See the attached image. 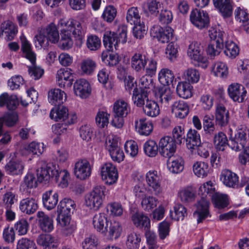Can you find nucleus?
Instances as JSON below:
<instances>
[{"mask_svg": "<svg viewBox=\"0 0 249 249\" xmlns=\"http://www.w3.org/2000/svg\"><path fill=\"white\" fill-rule=\"evenodd\" d=\"M74 201L69 198H64L58 204L57 208L56 221L66 235L72 234L76 229V225L71 221V215L75 210Z\"/></svg>", "mask_w": 249, "mask_h": 249, "instance_id": "nucleus-1", "label": "nucleus"}, {"mask_svg": "<svg viewBox=\"0 0 249 249\" xmlns=\"http://www.w3.org/2000/svg\"><path fill=\"white\" fill-rule=\"evenodd\" d=\"M21 50L23 56L30 61L33 66L28 67L29 74L32 78L38 80L40 78L44 73V70L39 67L35 66L36 56V53L32 50V45L24 37L21 38Z\"/></svg>", "mask_w": 249, "mask_h": 249, "instance_id": "nucleus-2", "label": "nucleus"}, {"mask_svg": "<svg viewBox=\"0 0 249 249\" xmlns=\"http://www.w3.org/2000/svg\"><path fill=\"white\" fill-rule=\"evenodd\" d=\"M58 28L61 33H71L73 37L80 39L84 36V29L80 22L75 19L61 18L58 22Z\"/></svg>", "mask_w": 249, "mask_h": 249, "instance_id": "nucleus-3", "label": "nucleus"}, {"mask_svg": "<svg viewBox=\"0 0 249 249\" xmlns=\"http://www.w3.org/2000/svg\"><path fill=\"white\" fill-rule=\"evenodd\" d=\"M106 187L97 185L85 197V205L90 210H98L102 206L105 196Z\"/></svg>", "mask_w": 249, "mask_h": 249, "instance_id": "nucleus-4", "label": "nucleus"}, {"mask_svg": "<svg viewBox=\"0 0 249 249\" xmlns=\"http://www.w3.org/2000/svg\"><path fill=\"white\" fill-rule=\"evenodd\" d=\"M187 53L191 59L197 62L198 66L204 69L207 67L208 60L207 57L203 55L202 47L199 43L192 42L189 46Z\"/></svg>", "mask_w": 249, "mask_h": 249, "instance_id": "nucleus-5", "label": "nucleus"}, {"mask_svg": "<svg viewBox=\"0 0 249 249\" xmlns=\"http://www.w3.org/2000/svg\"><path fill=\"white\" fill-rule=\"evenodd\" d=\"M145 180L148 186L151 188L152 193L154 195L159 196L162 194V178L157 171H149L145 175Z\"/></svg>", "mask_w": 249, "mask_h": 249, "instance_id": "nucleus-6", "label": "nucleus"}, {"mask_svg": "<svg viewBox=\"0 0 249 249\" xmlns=\"http://www.w3.org/2000/svg\"><path fill=\"white\" fill-rule=\"evenodd\" d=\"M190 19L191 23L200 30L207 28L209 25L210 20L208 14L197 9L192 10Z\"/></svg>", "mask_w": 249, "mask_h": 249, "instance_id": "nucleus-7", "label": "nucleus"}, {"mask_svg": "<svg viewBox=\"0 0 249 249\" xmlns=\"http://www.w3.org/2000/svg\"><path fill=\"white\" fill-rule=\"evenodd\" d=\"M209 206L208 198L201 196V199L197 201L196 204V210L193 213L197 223H202L206 218L210 216Z\"/></svg>", "mask_w": 249, "mask_h": 249, "instance_id": "nucleus-8", "label": "nucleus"}, {"mask_svg": "<svg viewBox=\"0 0 249 249\" xmlns=\"http://www.w3.org/2000/svg\"><path fill=\"white\" fill-rule=\"evenodd\" d=\"M159 147L160 154L165 158H169L175 153L177 145L172 137L165 136L160 139Z\"/></svg>", "mask_w": 249, "mask_h": 249, "instance_id": "nucleus-9", "label": "nucleus"}, {"mask_svg": "<svg viewBox=\"0 0 249 249\" xmlns=\"http://www.w3.org/2000/svg\"><path fill=\"white\" fill-rule=\"evenodd\" d=\"M92 166L86 159L77 161L74 165V174L75 177L81 180L89 178L91 174Z\"/></svg>", "mask_w": 249, "mask_h": 249, "instance_id": "nucleus-10", "label": "nucleus"}, {"mask_svg": "<svg viewBox=\"0 0 249 249\" xmlns=\"http://www.w3.org/2000/svg\"><path fill=\"white\" fill-rule=\"evenodd\" d=\"M101 176L106 183L111 185L115 183L118 179V171L112 163L107 162L101 167Z\"/></svg>", "mask_w": 249, "mask_h": 249, "instance_id": "nucleus-11", "label": "nucleus"}, {"mask_svg": "<svg viewBox=\"0 0 249 249\" xmlns=\"http://www.w3.org/2000/svg\"><path fill=\"white\" fill-rule=\"evenodd\" d=\"M70 69L61 68L56 73V84L61 88H70L73 81Z\"/></svg>", "mask_w": 249, "mask_h": 249, "instance_id": "nucleus-12", "label": "nucleus"}, {"mask_svg": "<svg viewBox=\"0 0 249 249\" xmlns=\"http://www.w3.org/2000/svg\"><path fill=\"white\" fill-rule=\"evenodd\" d=\"M227 91L229 97L234 101L242 103L247 95V90L241 84L233 83L228 88Z\"/></svg>", "mask_w": 249, "mask_h": 249, "instance_id": "nucleus-13", "label": "nucleus"}, {"mask_svg": "<svg viewBox=\"0 0 249 249\" xmlns=\"http://www.w3.org/2000/svg\"><path fill=\"white\" fill-rule=\"evenodd\" d=\"M151 33L153 34L154 36L162 43H168L174 37V30L169 26L165 28L160 26L154 27Z\"/></svg>", "mask_w": 249, "mask_h": 249, "instance_id": "nucleus-14", "label": "nucleus"}, {"mask_svg": "<svg viewBox=\"0 0 249 249\" xmlns=\"http://www.w3.org/2000/svg\"><path fill=\"white\" fill-rule=\"evenodd\" d=\"M74 94L82 99L87 98L91 93V87L89 83L85 79L76 80L73 84Z\"/></svg>", "mask_w": 249, "mask_h": 249, "instance_id": "nucleus-15", "label": "nucleus"}, {"mask_svg": "<svg viewBox=\"0 0 249 249\" xmlns=\"http://www.w3.org/2000/svg\"><path fill=\"white\" fill-rule=\"evenodd\" d=\"M37 179L40 182L49 181L51 178H54L57 175V168L55 165L49 164L42 167L36 170Z\"/></svg>", "mask_w": 249, "mask_h": 249, "instance_id": "nucleus-16", "label": "nucleus"}, {"mask_svg": "<svg viewBox=\"0 0 249 249\" xmlns=\"http://www.w3.org/2000/svg\"><path fill=\"white\" fill-rule=\"evenodd\" d=\"M36 243L43 249H57L59 245L57 239L50 234H40L36 239Z\"/></svg>", "mask_w": 249, "mask_h": 249, "instance_id": "nucleus-17", "label": "nucleus"}, {"mask_svg": "<svg viewBox=\"0 0 249 249\" xmlns=\"http://www.w3.org/2000/svg\"><path fill=\"white\" fill-rule=\"evenodd\" d=\"M106 230L107 231L103 234L106 235L111 240L117 239L120 237L123 231L121 224L115 220L109 221Z\"/></svg>", "mask_w": 249, "mask_h": 249, "instance_id": "nucleus-18", "label": "nucleus"}, {"mask_svg": "<svg viewBox=\"0 0 249 249\" xmlns=\"http://www.w3.org/2000/svg\"><path fill=\"white\" fill-rule=\"evenodd\" d=\"M131 220L133 224L138 228L144 230H150V220L142 212H136L131 216Z\"/></svg>", "mask_w": 249, "mask_h": 249, "instance_id": "nucleus-19", "label": "nucleus"}, {"mask_svg": "<svg viewBox=\"0 0 249 249\" xmlns=\"http://www.w3.org/2000/svg\"><path fill=\"white\" fill-rule=\"evenodd\" d=\"M109 220L104 213H99L94 215L92 218V225L94 229L101 234L107 231L106 228Z\"/></svg>", "mask_w": 249, "mask_h": 249, "instance_id": "nucleus-20", "label": "nucleus"}, {"mask_svg": "<svg viewBox=\"0 0 249 249\" xmlns=\"http://www.w3.org/2000/svg\"><path fill=\"white\" fill-rule=\"evenodd\" d=\"M247 142L246 133L242 130L238 131L234 138L231 140L229 146L235 151H239L244 149Z\"/></svg>", "mask_w": 249, "mask_h": 249, "instance_id": "nucleus-21", "label": "nucleus"}, {"mask_svg": "<svg viewBox=\"0 0 249 249\" xmlns=\"http://www.w3.org/2000/svg\"><path fill=\"white\" fill-rule=\"evenodd\" d=\"M38 207L37 201L33 197L22 199L19 203L20 210L27 214H32L35 213Z\"/></svg>", "mask_w": 249, "mask_h": 249, "instance_id": "nucleus-22", "label": "nucleus"}, {"mask_svg": "<svg viewBox=\"0 0 249 249\" xmlns=\"http://www.w3.org/2000/svg\"><path fill=\"white\" fill-rule=\"evenodd\" d=\"M136 131L142 135L148 136L153 130V124L145 118H142L135 121Z\"/></svg>", "mask_w": 249, "mask_h": 249, "instance_id": "nucleus-23", "label": "nucleus"}, {"mask_svg": "<svg viewBox=\"0 0 249 249\" xmlns=\"http://www.w3.org/2000/svg\"><path fill=\"white\" fill-rule=\"evenodd\" d=\"M171 111L176 117L183 119L188 114L189 106L184 101H177L172 105Z\"/></svg>", "mask_w": 249, "mask_h": 249, "instance_id": "nucleus-24", "label": "nucleus"}, {"mask_svg": "<svg viewBox=\"0 0 249 249\" xmlns=\"http://www.w3.org/2000/svg\"><path fill=\"white\" fill-rule=\"evenodd\" d=\"M0 30L7 40L13 39L18 32L17 26L9 20H5L1 23Z\"/></svg>", "mask_w": 249, "mask_h": 249, "instance_id": "nucleus-25", "label": "nucleus"}, {"mask_svg": "<svg viewBox=\"0 0 249 249\" xmlns=\"http://www.w3.org/2000/svg\"><path fill=\"white\" fill-rule=\"evenodd\" d=\"M49 102L52 105H57L63 104L66 101V93L59 89L50 90L48 94Z\"/></svg>", "mask_w": 249, "mask_h": 249, "instance_id": "nucleus-26", "label": "nucleus"}, {"mask_svg": "<svg viewBox=\"0 0 249 249\" xmlns=\"http://www.w3.org/2000/svg\"><path fill=\"white\" fill-rule=\"evenodd\" d=\"M42 202L43 206L47 210L54 209L58 201V195L56 192L52 190L46 191L42 195Z\"/></svg>", "mask_w": 249, "mask_h": 249, "instance_id": "nucleus-27", "label": "nucleus"}, {"mask_svg": "<svg viewBox=\"0 0 249 249\" xmlns=\"http://www.w3.org/2000/svg\"><path fill=\"white\" fill-rule=\"evenodd\" d=\"M215 115L216 122L218 125L223 126L228 124L229 113L224 105L221 104L216 105Z\"/></svg>", "mask_w": 249, "mask_h": 249, "instance_id": "nucleus-28", "label": "nucleus"}, {"mask_svg": "<svg viewBox=\"0 0 249 249\" xmlns=\"http://www.w3.org/2000/svg\"><path fill=\"white\" fill-rule=\"evenodd\" d=\"M38 224L40 228L46 232H50L53 229V220L43 212L39 211L37 213Z\"/></svg>", "mask_w": 249, "mask_h": 249, "instance_id": "nucleus-29", "label": "nucleus"}, {"mask_svg": "<svg viewBox=\"0 0 249 249\" xmlns=\"http://www.w3.org/2000/svg\"><path fill=\"white\" fill-rule=\"evenodd\" d=\"M223 183L226 186L237 188L239 187V178L234 173L230 170H225L222 172Z\"/></svg>", "mask_w": 249, "mask_h": 249, "instance_id": "nucleus-30", "label": "nucleus"}, {"mask_svg": "<svg viewBox=\"0 0 249 249\" xmlns=\"http://www.w3.org/2000/svg\"><path fill=\"white\" fill-rule=\"evenodd\" d=\"M148 60V58L145 55L141 53H135L131 57V67L137 71L144 70Z\"/></svg>", "mask_w": 249, "mask_h": 249, "instance_id": "nucleus-31", "label": "nucleus"}, {"mask_svg": "<svg viewBox=\"0 0 249 249\" xmlns=\"http://www.w3.org/2000/svg\"><path fill=\"white\" fill-rule=\"evenodd\" d=\"M201 143L199 134L195 129H190L187 134L186 146L192 152Z\"/></svg>", "mask_w": 249, "mask_h": 249, "instance_id": "nucleus-32", "label": "nucleus"}, {"mask_svg": "<svg viewBox=\"0 0 249 249\" xmlns=\"http://www.w3.org/2000/svg\"><path fill=\"white\" fill-rule=\"evenodd\" d=\"M149 91L147 90H141L140 91L137 88L133 91L132 100L135 105L138 107H143L145 103L150 99L148 98Z\"/></svg>", "mask_w": 249, "mask_h": 249, "instance_id": "nucleus-33", "label": "nucleus"}, {"mask_svg": "<svg viewBox=\"0 0 249 249\" xmlns=\"http://www.w3.org/2000/svg\"><path fill=\"white\" fill-rule=\"evenodd\" d=\"M24 168V163L19 160H10L5 166V169L7 173L11 175H18L22 174Z\"/></svg>", "mask_w": 249, "mask_h": 249, "instance_id": "nucleus-34", "label": "nucleus"}, {"mask_svg": "<svg viewBox=\"0 0 249 249\" xmlns=\"http://www.w3.org/2000/svg\"><path fill=\"white\" fill-rule=\"evenodd\" d=\"M213 3L224 18L231 15L232 8L230 0H213Z\"/></svg>", "mask_w": 249, "mask_h": 249, "instance_id": "nucleus-35", "label": "nucleus"}, {"mask_svg": "<svg viewBox=\"0 0 249 249\" xmlns=\"http://www.w3.org/2000/svg\"><path fill=\"white\" fill-rule=\"evenodd\" d=\"M103 43L105 47L109 51L116 50L120 43L117 34L114 33H106L104 36Z\"/></svg>", "mask_w": 249, "mask_h": 249, "instance_id": "nucleus-36", "label": "nucleus"}, {"mask_svg": "<svg viewBox=\"0 0 249 249\" xmlns=\"http://www.w3.org/2000/svg\"><path fill=\"white\" fill-rule=\"evenodd\" d=\"M193 86L187 81L178 83L176 91L178 95L181 98L188 99L193 96Z\"/></svg>", "mask_w": 249, "mask_h": 249, "instance_id": "nucleus-37", "label": "nucleus"}, {"mask_svg": "<svg viewBox=\"0 0 249 249\" xmlns=\"http://www.w3.org/2000/svg\"><path fill=\"white\" fill-rule=\"evenodd\" d=\"M130 111V107L126 101L123 99L116 101L113 104L114 114L122 117H126Z\"/></svg>", "mask_w": 249, "mask_h": 249, "instance_id": "nucleus-38", "label": "nucleus"}, {"mask_svg": "<svg viewBox=\"0 0 249 249\" xmlns=\"http://www.w3.org/2000/svg\"><path fill=\"white\" fill-rule=\"evenodd\" d=\"M69 110L67 107L64 106H58L54 107L50 113V117L55 121H64L68 117Z\"/></svg>", "mask_w": 249, "mask_h": 249, "instance_id": "nucleus-39", "label": "nucleus"}, {"mask_svg": "<svg viewBox=\"0 0 249 249\" xmlns=\"http://www.w3.org/2000/svg\"><path fill=\"white\" fill-rule=\"evenodd\" d=\"M48 40L53 43H57L59 40V35L56 26L51 23L43 31Z\"/></svg>", "mask_w": 249, "mask_h": 249, "instance_id": "nucleus-40", "label": "nucleus"}, {"mask_svg": "<svg viewBox=\"0 0 249 249\" xmlns=\"http://www.w3.org/2000/svg\"><path fill=\"white\" fill-rule=\"evenodd\" d=\"M157 96L163 106L167 107L172 99L173 93L169 88L163 86L159 88Z\"/></svg>", "mask_w": 249, "mask_h": 249, "instance_id": "nucleus-41", "label": "nucleus"}, {"mask_svg": "<svg viewBox=\"0 0 249 249\" xmlns=\"http://www.w3.org/2000/svg\"><path fill=\"white\" fill-rule=\"evenodd\" d=\"M18 104V101L15 95L9 96L7 93L0 95V107L6 106L9 110L14 109Z\"/></svg>", "mask_w": 249, "mask_h": 249, "instance_id": "nucleus-42", "label": "nucleus"}, {"mask_svg": "<svg viewBox=\"0 0 249 249\" xmlns=\"http://www.w3.org/2000/svg\"><path fill=\"white\" fill-rule=\"evenodd\" d=\"M143 111L147 116L155 117L160 114V110L158 103L150 99L143 106Z\"/></svg>", "mask_w": 249, "mask_h": 249, "instance_id": "nucleus-43", "label": "nucleus"}, {"mask_svg": "<svg viewBox=\"0 0 249 249\" xmlns=\"http://www.w3.org/2000/svg\"><path fill=\"white\" fill-rule=\"evenodd\" d=\"M173 72L167 68H163L159 72L158 79L160 83L165 86L172 84L174 79Z\"/></svg>", "mask_w": 249, "mask_h": 249, "instance_id": "nucleus-44", "label": "nucleus"}, {"mask_svg": "<svg viewBox=\"0 0 249 249\" xmlns=\"http://www.w3.org/2000/svg\"><path fill=\"white\" fill-rule=\"evenodd\" d=\"M212 72L215 76L223 79L226 78L229 74L227 64L221 61H218L214 63L213 67Z\"/></svg>", "mask_w": 249, "mask_h": 249, "instance_id": "nucleus-45", "label": "nucleus"}, {"mask_svg": "<svg viewBox=\"0 0 249 249\" xmlns=\"http://www.w3.org/2000/svg\"><path fill=\"white\" fill-rule=\"evenodd\" d=\"M214 144L215 148L218 151H223L227 147L228 141L226 135L223 132H219L214 137Z\"/></svg>", "mask_w": 249, "mask_h": 249, "instance_id": "nucleus-46", "label": "nucleus"}, {"mask_svg": "<svg viewBox=\"0 0 249 249\" xmlns=\"http://www.w3.org/2000/svg\"><path fill=\"white\" fill-rule=\"evenodd\" d=\"M107 211L110 216L112 217H119L123 215L124 208L121 203L112 202L107 205Z\"/></svg>", "mask_w": 249, "mask_h": 249, "instance_id": "nucleus-47", "label": "nucleus"}, {"mask_svg": "<svg viewBox=\"0 0 249 249\" xmlns=\"http://www.w3.org/2000/svg\"><path fill=\"white\" fill-rule=\"evenodd\" d=\"M211 198L215 207L219 209H223L229 204L228 196L226 195L215 193L212 196Z\"/></svg>", "mask_w": 249, "mask_h": 249, "instance_id": "nucleus-48", "label": "nucleus"}, {"mask_svg": "<svg viewBox=\"0 0 249 249\" xmlns=\"http://www.w3.org/2000/svg\"><path fill=\"white\" fill-rule=\"evenodd\" d=\"M141 242V235L133 232L128 234L126 241V246L128 249H138Z\"/></svg>", "mask_w": 249, "mask_h": 249, "instance_id": "nucleus-49", "label": "nucleus"}, {"mask_svg": "<svg viewBox=\"0 0 249 249\" xmlns=\"http://www.w3.org/2000/svg\"><path fill=\"white\" fill-rule=\"evenodd\" d=\"M224 32L222 31L220 27H212L209 30V36L211 40L215 43L224 44L223 36Z\"/></svg>", "mask_w": 249, "mask_h": 249, "instance_id": "nucleus-50", "label": "nucleus"}, {"mask_svg": "<svg viewBox=\"0 0 249 249\" xmlns=\"http://www.w3.org/2000/svg\"><path fill=\"white\" fill-rule=\"evenodd\" d=\"M126 19L127 22L131 25L140 23L141 16L137 7H132L127 11Z\"/></svg>", "mask_w": 249, "mask_h": 249, "instance_id": "nucleus-51", "label": "nucleus"}, {"mask_svg": "<svg viewBox=\"0 0 249 249\" xmlns=\"http://www.w3.org/2000/svg\"><path fill=\"white\" fill-rule=\"evenodd\" d=\"M96 64L94 61L90 58L83 60L80 64V69L83 74H91L94 71Z\"/></svg>", "mask_w": 249, "mask_h": 249, "instance_id": "nucleus-52", "label": "nucleus"}, {"mask_svg": "<svg viewBox=\"0 0 249 249\" xmlns=\"http://www.w3.org/2000/svg\"><path fill=\"white\" fill-rule=\"evenodd\" d=\"M57 175L54 176V178L61 188H66L68 186L70 179V173L66 170L59 171L57 169Z\"/></svg>", "mask_w": 249, "mask_h": 249, "instance_id": "nucleus-53", "label": "nucleus"}, {"mask_svg": "<svg viewBox=\"0 0 249 249\" xmlns=\"http://www.w3.org/2000/svg\"><path fill=\"white\" fill-rule=\"evenodd\" d=\"M183 76L188 83L190 84L197 83L200 79V73L194 68H189L185 71Z\"/></svg>", "mask_w": 249, "mask_h": 249, "instance_id": "nucleus-54", "label": "nucleus"}, {"mask_svg": "<svg viewBox=\"0 0 249 249\" xmlns=\"http://www.w3.org/2000/svg\"><path fill=\"white\" fill-rule=\"evenodd\" d=\"M239 49L232 41L228 40L225 42V54L231 58L236 57L239 54Z\"/></svg>", "mask_w": 249, "mask_h": 249, "instance_id": "nucleus-55", "label": "nucleus"}, {"mask_svg": "<svg viewBox=\"0 0 249 249\" xmlns=\"http://www.w3.org/2000/svg\"><path fill=\"white\" fill-rule=\"evenodd\" d=\"M18 115L15 113H6L0 118V133H2L3 124L8 126H12L16 124L18 121Z\"/></svg>", "mask_w": 249, "mask_h": 249, "instance_id": "nucleus-56", "label": "nucleus"}, {"mask_svg": "<svg viewBox=\"0 0 249 249\" xmlns=\"http://www.w3.org/2000/svg\"><path fill=\"white\" fill-rule=\"evenodd\" d=\"M193 172L198 177L203 178L209 172L207 163L202 161H196L193 165Z\"/></svg>", "mask_w": 249, "mask_h": 249, "instance_id": "nucleus-57", "label": "nucleus"}, {"mask_svg": "<svg viewBox=\"0 0 249 249\" xmlns=\"http://www.w3.org/2000/svg\"><path fill=\"white\" fill-rule=\"evenodd\" d=\"M158 200L153 196H145L141 202L143 209L147 212H150L158 205Z\"/></svg>", "mask_w": 249, "mask_h": 249, "instance_id": "nucleus-58", "label": "nucleus"}, {"mask_svg": "<svg viewBox=\"0 0 249 249\" xmlns=\"http://www.w3.org/2000/svg\"><path fill=\"white\" fill-rule=\"evenodd\" d=\"M169 170L175 174L182 171L184 168L183 160L181 158H178L167 163Z\"/></svg>", "mask_w": 249, "mask_h": 249, "instance_id": "nucleus-59", "label": "nucleus"}, {"mask_svg": "<svg viewBox=\"0 0 249 249\" xmlns=\"http://www.w3.org/2000/svg\"><path fill=\"white\" fill-rule=\"evenodd\" d=\"M214 193H215V187L211 181L203 183L199 189V194L206 198H208V196L212 198V196Z\"/></svg>", "mask_w": 249, "mask_h": 249, "instance_id": "nucleus-60", "label": "nucleus"}, {"mask_svg": "<svg viewBox=\"0 0 249 249\" xmlns=\"http://www.w3.org/2000/svg\"><path fill=\"white\" fill-rule=\"evenodd\" d=\"M110 115L107 112L99 111L95 117V122L99 128L107 127L109 123Z\"/></svg>", "mask_w": 249, "mask_h": 249, "instance_id": "nucleus-61", "label": "nucleus"}, {"mask_svg": "<svg viewBox=\"0 0 249 249\" xmlns=\"http://www.w3.org/2000/svg\"><path fill=\"white\" fill-rule=\"evenodd\" d=\"M38 179L36 178L35 175L28 173L24 178L21 186L27 189H33L36 188L37 186Z\"/></svg>", "mask_w": 249, "mask_h": 249, "instance_id": "nucleus-62", "label": "nucleus"}, {"mask_svg": "<svg viewBox=\"0 0 249 249\" xmlns=\"http://www.w3.org/2000/svg\"><path fill=\"white\" fill-rule=\"evenodd\" d=\"M143 149L146 155L153 157L158 153V147L157 143L152 140L147 141L144 144Z\"/></svg>", "mask_w": 249, "mask_h": 249, "instance_id": "nucleus-63", "label": "nucleus"}, {"mask_svg": "<svg viewBox=\"0 0 249 249\" xmlns=\"http://www.w3.org/2000/svg\"><path fill=\"white\" fill-rule=\"evenodd\" d=\"M99 241L97 237L94 235L85 238L82 242L83 249H98Z\"/></svg>", "mask_w": 249, "mask_h": 249, "instance_id": "nucleus-64", "label": "nucleus"}]
</instances>
